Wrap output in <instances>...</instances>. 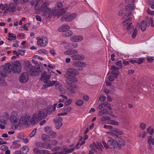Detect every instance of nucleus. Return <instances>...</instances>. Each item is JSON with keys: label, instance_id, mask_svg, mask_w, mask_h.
<instances>
[{"label": "nucleus", "instance_id": "nucleus-1", "mask_svg": "<svg viewBox=\"0 0 154 154\" xmlns=\"http://www.w3.org/2000/svg\"><path fill=\"white\" fill-rule=\"evenodd\" d=\"M64 76L66 79L65 82L68 84L66 88L68 91L69 94H74L78 89V87L76 84H73L72 82H77V79L70 74H65Z\"/></svg>", "mask_w": 154, "mask_h": 154}, {"label": "nucleus", "instance_id": "nucleus-2", "mask_svg": "<svg viewBox=\"0 0 154 154\" xmlns=\"http://www.w3.org/2000/svg\"><path fill=\"white\" fill-rule=\"evenodd\" d=\"M48 2H44L38 8V10L40 12H43L46 18H51L54 15V12L52 11L51 9L48 7Z\"/></svg>", "mask_w": 154, "mask_h": 154}, {"label": "nucleus", "instance_id": "nucleus-3", "mask_svg": "<svg viewBox=\"0 0 154 154\" xmlns=\"http://www.w3.org/2000/svg\"><path fill=\"white\" fill-rule=\"evenodd\" d=\"M37 119H38V115L36 113L33 114L32 119H31L30 116L26 115L25 116H21L20 120V123H22V124L25 125H28L29 123L32 122L33 121V122L35 123Z\"/></svg>", "mask_w": 154, "mask_h": 154}, {"label": "nucleus", "instance_id": "nucleus-4", "mask_svg": "<svg viewBox=\"0 0 154 154\" xmlns=\"http://www.w3.org/2000/svg\"><path fill=\"white\" fill-rule=\"evenodd\" d=\"M132 19V17H129L123 22V24L124 26H128L127 27V29L128 30V32L129 34H130L132 32L134 29V26L132 25V23L130 22Z\"/></svg>", "mask_w": 154, "mask_h": 154}, {"label": "nucleus", "instance_id": "nucleus-5", "mask_svg": "<svg viewBox=\"0 0 154 154\" xmlns=\"http://www.w3.org/2000/svg\"><path fill=\"white\" fill-rule=\"evenodd\" d=\"M77 15V14L76 13L69 14L68 13L66 14L61 17L60 20L62 21H65L66 22H69L74 19Z\"/></svg>", "mask_w": 154, "mask_h": 154}, {"label": "nucleus", "instance_id": "nucleus-6", "mask_svg": "<svg viewBox=\"0 0 154 154\" xmlns=\"http://www.w3.org/2000/svg\"><path fill=\"white\" fill-rule=\"evenodd\" d=\"M36 39L37 40V44L39 46L44 47L48 44V40L47 38L44 36H42V38L40 37H38L36 38Z\"/></svg>", "mask_w": 154, "mask_h": 154}, {"label": "nucleus", "instance_id": "nucleus-7", "mask_svg": "<svg viewBox=\"0 0 154 154\" xmlns=\"http://www.w3.org/2000/svg\"><path fill=\"white\" fill-rule=\"evenodd\" d=\"M12 70L13 73H18L21 71V65L20 62L17 61L14 63L12 66Z\"/></svg>", "mask_w": 154, "mask_h": 154}, {"label": "nucleus", "instance_id": "nucleus-8", "mask_svg": "<svg viewBox=\"0 0 154 154\" xmlns=\"http://www.w3.org/2000/svg\"><path fill=\"white\" fill-rule=\"evenodd\" d=\"M17 112L14 111L11 113L10 118L11 122L12 123L16 124V126H18L19 123L21 124L20 123V121H19V119L17 118Z\"/></svg>", "mask_w": 154, "mask_h": 154}, {"label": "nucleus", "instance_id": "nucleus-9", "mask_svg": "<svg viewBox=\"0 0 154 154\" xmlns=\"http://www.w3.org/2000/svg\"><path fill=\"white\" fill-rule=\"evenodd\" d=\"M50 74L48 72L44 71L42 74L40 80L43 81L45 83H47L50 79Z\"/></svg>", "mask_w": 154, "mask_h": 154}, {"label": "nucleus", "instance_id": "nucleus-10", "mask_svg": "<svg viewBox=\"0 0 154 154\" xmlns=\"http://www.w3.org/2000/svg\"><path fill=\"white\" fill-rule=\"evenodd\" d=\"M62 117L60 116L57 117L54 119V121L55 124V127L57 129H59L62 125Z\"/></svg>", "mask_w": 154, "mask_h": 154}, {"label": "nucleus", "instance_id": "nucleus-11", "mask_svg": "<svg viewBox=\"0 0 154 154\" xmlns=\"http://www.w3.org/2000/svg\"><path fill=\"white\" fill-rule=\"evenodd\" d=\"M29 79V75L26 72L23 73L19 78V80L21 83H26Z\"/></svg>", "mask_w": 154, "mask_h": 154}, {"label": "nucleus", "instance_id": "nucleus-12", "mask_svg": "<svg viewBox=\"0 0 154 154\" xmlns=\"http://www.w3.org/2000/svg\"><path fill=\"white\" fill-rule=\"evenodd\" d=\"M109 147L111 149H115L117 148V142L113 139L109 140L107 142Z\"/></svg>", "mask_w": 154, "mask_h": 154}, {"label": "nucleus", "instance_id": "nucleus-13", "mask_svg": "<svg viewBox=\"0 0 154 154\" xmlns=\"http://www.w3.org/2000/svg\"><path fill=\"white\" fill-rule=\"evenodd\" d=\"M39 67L35 66L32 67L30 70V74L32 76L37 75L39 74Z\"/></svg>", "mask_w": 154, "mask_h": 154}, {"label": "nucleus", "instance_id": "nucleus-14", "mask_svg": "<svg viewBox=\"0 0 154 154\" xmlns=\"http://www.w3.org/2000/svg\"><path fill=\"white\" fill-rule=\"evenodd\" d=\"M47 114V112L46 111L41 109L38 112V119L41 120L42 119H44L46 117Z\"/></svg>", "mask_w": 154, "mask_h": 154}, {"label": "nucleus", "instance_id": "nucleus-15", "mask_svg": "<svg viewBox=\"0 0 154 154\" xmlns=\"http://www.w3.org/2000/svg\"><path fill=\"white\" fill-rule=\"evenodd\" d=\"M66 71L68 73L74 75H76L79 73L78 70L72 68H68L66 69Z\"/></svg>", "mask_w": 154, "mask_h": 154}, {"label": "nucleus", "instance_id": "nucleus-16", "mask_svg": "<svg viewBox=\"0 0 154 154\" xmlns=\"http://www.w3.org/2000/svg\"><path fill=\"white\" fill-rule=\"evenodd\" d=\"M84 58V55L82 54H74L71 57V59L74 60H82Z\"/></svg>", "mask_w": 154, "mask_h": 154}, {"label": "nucleus", "instance_id": "nucleus-17", "mask_svg": "<svg viewBox=\"0 0 154 154\" xmlns=\"http://www.w3.org/2000/svg\"><path fill=\"white\" fill-rule=\"evenodd\" d=\"M73 65L76 67H85L86 64L84 62L79 61H76L73 62Z\"/></svg>", "mask_w": 154, "mask_h": 154}, {"label": "nucleus", "instance_id": "nucleus-18", "mask_svg": "<svg viewBox=\"0 0 154 154\" xmlns=\"http://www.w3.org/2000/svg\"><path fill=\"white\" fill-rule=\"evenodd\" d=\"M66 10L67 8H62L57 10L55 13L54 12V14L57 15L58 16V17H59L60 16L65 14L66 12Z\"/></svg>", "mask_w": 154, "mask_h": 154}, {"label": "nucleus", "instance_id": "nucleus-19", "mask_svg": "<svg viewBox=\"0 0 154 154\" xmlns=\"http://www.w3.org/2000/svg\"><path fill=\"white\" fill-rule=\"evenodd\" d=\"M83 37L81 35L74 36L70 38L71 41L73 42H79L82 41Z\"/></svg>", "mask_w": 154, "mask_h": 154}, {"label": "nucleus", "instance_id": "nucleus-20", "mask_svg": "<svg viewBox=\"0 0 154 154\" xmlns=\"http://www.w3.org/2000/svg\"><path fill=\"white\" fill-rule=\"evenodd\" d=\"M70 29V26L67 24H63L58 29L60 32H66Z\"/></svg>", "mask_w": 154, "mask_h": 154}, {"label": "nucleus", "instance_id": "nucleus-21", "mask_svg": "<svg viewBox=\"0 0 154 154\" xmlns=\"http://www.w3.org/2000/svg\"><path fill=\"white\" fill-rule=\"evenodd\" d=\"M17 5L14 4V3H11L9 5L10 7L9 10V12L13 13L15 12Z\"/></svg>", "mask_w": 154, "mask_h": 154}, {"label": "nucleus", "instance_id": "nucleus-22", "mask_svg": "<svg viewBox=\"0 0 154 154\" xmlns=\"http://www.w3.org/2000/svg\"><path fill=\"white\" fill-rule=\"evenodd\" d=\"M149 23L144 20H143L141 22V29L142 31H144L146 29L147 26H149Z\"/></svg>", "mask_w": 154, "mask_h": 154}, {"label": "nucleus", "instance_id": "nucleus-23", "mask_svg": "<svg viewBox=\"0 0 154 154\" xmlns=\"http://www.w3.org/2000/svg\"><path fill=\"white\" fill-rule=\"evenodd\" d=\"M118 141V142H117V148L120 149L122 146H124L125 145V142L124 140L120 138L119 139Z\"/></svg>", "mask_w": 154, "mask_h": 154}, {"label": "nucleus", "instance_id": "nucleus-24", "mask_svg": "<svg viewBox=\"0 0 154 154\" xmlns=\"http://www.w3.org/2000/svg\"><path fill=\"white\" fill-rule=\"evenodd\" d=\"M57 6L54 8L52 9V11L54 12H54H55L57 10H59L63 6V4L61 2H57L56 4Z\"/></svg>", "mask_w": 154, "mask_h": 154}, {"label": "nucleus", "instance_id": "nucleus-25", "mask_svg": "<svg viewBox=\"0 0 154 154\" xmlns=\"http://www.w3.org/2000/svg\"><path fill=\"white\" fill-rule=\"evenodd\" d=\"M94 146L96 148L101 150H102L103 149L102 143L101 142H97Z\"/></svg>", "mask_w": 154, "mask_h": 154}, {"label": "nucleus", "instance_id": "nucleus-26", "mask_svg": "<svg viewBox=\"0 0 154 154\" xmlns=\"http://www.w3.org/2000/svg\"><path fill=\"white\" fill-rule=\"evenodd\" d=\"M42 140L45 142H48L50 140V137L45 134H43L42 135Z\"/></svg>", "mask_w": 154, "mask_h": 154}, {"label": "nucleus", "instance_id": "nucleus-27", "mask_svg": "<svg viewBox=\"0 0 154 154\" xmlns=\"http://www.w3.org/2000/svg\"><path fill=\"white\" fill-rule=\"evenodd\" d=\"M134 8V4H130L127 5L125 8L126 11H132Z\"/></svg>", "mask_w": 154, "mask_h": 154}, {"label": "nucleus", "instance_id": "nucleus-28", "mask_svg": "<svg viewBox=\"0 0 154 154\" xmlns=\"http://www.w3.org/2000/svg\"><path fill=\"white\" fill-rule=\"evenodd\" d=\"M45 144V143L42 142H38L35 144L36 147L39 148H44Z\"/></svg>", "mask_w": 154, "mask_h": 154}, {"label": "nucleus", "instance_id": "nucleus-29", "mask_svg": "<svg viewBox=\"0 0 154 154\" xmlns=\"http://www.w3.org/2000/svg\"><path fill=\"white\" fill-rule=\"evenodd\" d=\"M108 113V110L106 109H101L98 112V115L101 116L104 114L107 115Z\"/></svg>", "mask_w": 154, "mask_h": 154}, {"label": "nucleus", "instance_id": "nucleus-30", "mask_svg": "<svg viewBox=\"0 0 154 154\" xmlns=\"http://www.w3.org/2000/svg\"><path fill=\"white\" fill-rule=\"evenodd\" d=\"M8 41L14 40L16 39V36L15 34L13 33H9L8 34Z\"/></svg>", "mask_w": 154, "mask_h": 154}, {"label": "nucleus", "instance_id": "nucleus-31", "mask_svg": "<svg viewBox=\"0 0 154 154\" xmlns=\"http://www.w3.org/2000/svg\"><path fill=\"white\" fill-rule=\"evenodd\" d=\"M46 84L44 85V86L45 88H47L48 87H50L54 85L55 83V81H48V82L46 83Z\"/></svg>", "mask_w": 154, "mask_h": 154}, {"label": "nucleus", "instance_id": "nucleus-32", "mask_svg": "<svg viewBox=\"0 0 154 154\" xmlns=\"http://www.w3.org/2000/svg\"><path fill=\"white\" fill-rule=\"evenodd\" d=\"M20 150L22 152V153L23 154H26L28 152L29 148L28 146H24L21 148Z\"/></svg>", "mask_w": 154, "mask_h": 154}, {"label": "nucleus", "instance_id": "nucleus-33", "mask_svg": "<svg viewBox=\"0 0 154 154\" xmlns=\"http://www.w3.org/2000/svg\"><path fill=\"white\" fill-rule=\"evenodd\" d=\"M12 66H11L9 63H7L6 64V71L8 73H9L11 72L12 69Z\"/></svg>", "mask_w": 154, "mask_h": 154}, {"label": "nucleus", "instance_id": "nucleus-34", "mask_svg": "<svg viewBox=\"0 0 154 154\" xmlns=\"http://www.w3.org/2000/svg\"><path fill=\"white\" fill-rule=\"evenodd\" d=\"M45 111L47 112V114H50L53 111H54L55 110H54V109L53 108L52 106L50 105L47 107V110Z\"/></svg>", "mask_w": 154, "mask_h": 154}, {"label": "nucleus", "instance_id": "nucleus-35", "mask_svg": "<svg viewBox=\"0 0 154 154\" xmlns=\"http://www.w3.org/2000/svg\"><path fill=\"white\" fill-rule=\"evenodd\" d=\"M84 103V101L80 99H79L76 100L75 104L78 106H80L83 105Z\"/></svg>", "mask_w": 154, "mask_h": 154}, {"label": "nucleus", "instance_id": "nucleus-36", "mask_svg": "<svg viewBox=\"0 0 154 154\" xmlns=\"http://www.w3.org/2000/svg\"><path fill=\"white\" fill-rule=\"evenodd\" d=\"M108 123L109 124L114 125H119V122L115 120H109L108 121Z\"/></svg>", "mask_w": 154, "mask_h": 154}, {"label": "nucleus", "instance_id": "nucleus-37", "mask_svg": "<svg viewBox=\"0 0 154 154\" xmlns=\"http://www.w3.org/2000/svg\"><path fill=\"white\" fill-rule=\"evenodd\" d=\"M79 143H78L76 146H75V147L72 148H70L69 149H67L66 150V153H71L72 152L74 149L75 148H76V149H78V147H77L79 145Z\"/></svg>", "mask_w": 154, "mask_h": 154}, {"label": "nucleus", "instance_id": "nucleus-38", "mask_svg": "<svg viewBox=\"0 0 154 154\" xmlns=\"http://www.w3.org/2000/svg\"><path fill=\"white\" fill-rule=\"evenodd\" d=\"M112 74L114 76V77L117 78L119 74V70H112L111 72Z\"/></svg>", "mask_w": 154, "mask_h": 154}, {"label": "nucleus", "instance_id": "nucleus-39", "mask_svg": "<svg viewBox=\"0 0 154 154\" xmlns=\"http://www.w3.org/2000/svg\"><path fill=\"white\" fill-rule=\"evenodd\" d=\"M8 4L6 3L5 5L2 3H1L0 5V9L2 11L5 10L6 8L8 7Z\"/></svg>", "mask_w": 154, "mask_h": 154}, {"label": "nucleus", "instance_id": "nucleus-40", "mask_svg": "<svg viewBox=\"0 0 154 154\" xmlns=\"http://www.w3.org/2000/svg\"><path fill=\"white\" fill-rule=\"evenodd\" d=\"M110 118V117L107 116H104L102 117L101 120V121H105L106 120H109Z\"/></svg>", "mask_w": 154, "mask_h": 154}, {"label": "nucleus", "instance_id": "nucleus-41", "mask_svg": "<svg viewBox=\"0 0 154 154\" xmlns=\"http://www.w3.org/2000/svg\"><path fill=\"white\" fill-rule=\"evenodd\" d=\"M44 130L46 133L48 134H50L52 131L51 128L48 126L45 127L44 128Z\"/></svg>", "mask_w": 154, "mask_h": 154}, {"label": "nucleus", "instance_id": "nucleus-42", "mask_svg": "<svg viewBox=\"0 0 154 154\" xmlns=\"http://www.w3.org/2000/svg\"><path fill=\"white\" fill-rule=\"evenodd\" d=\"M147 22L148 23H149V24L151 23V26L152 27L154 26L153 21L152 18H149L147 20Z\"/></svg>", "mask_w": 154, "mask_h": 154}, {"label": "nucleus", "instance_id": "nucleus-43", "mask_svg": "<svg viewBox=\"0 0 154 154\" xmlns=\"http://www.w3.org/2000/svg\"><path fill=\"white\" fill-rule=\"evenodd\" d=\"M50 136L51 137V138H55L57 136L56 133L54 131H51V133L49 134Z\"/></svg>", "mask_w": 154, "mask_h": 154}, {"label": "nucleus", "instance_id": "nucleus-44", "mask_svg": "<svg viewBox=\"0 0 154 154\" xmlns=\"http://www.w3.org/2000/svg\"><path fill=\"white\" fill-rule=\"evenodd\" d=\"M72 100L71 99H69L66 100L64 103L65 106H67L70 104L72 102Z\"/></svg>", "mask_w": 154, "mask_h": 154}, {"label": "nucleus", "instance_id": "nucleus-45", "mask_svg": "<svg viewBox=\"0 0 154 154\" xmlns=\"http://www.w3.org/2000/svg\"><path fill=\"white\" fill-rule=\"evenodd\" d=\"M71 108L70 106L66 107L65 106L63 108V111L65 112H69L71 110Z\"/></svg>", "mask_w": 154, "mask_h": 154}, {"label": "nucleus", "instance_id": "nucleus-46", "mask_svg": "<svg viewBox=\"0 0 154 154\" xmlns=\"http://www.w3.org/2000/svg\"><path fill=\"white\" fill-rule=\"evenodd\" d=\"M38 52L39 53H42L44 54H47L48 53V51L45 49H40L38 51Z\"/></svg>", "mask_w": 154, "mask_h": 154}, {"label": "nucleus", "instance_id": "nucleus-47", "mask_svg": "<svg viewBox=\"0 0 154 154\" xmlns=\"http://www.w3.org/2000/svg\"><path fill=\"white\" fill-rule=\"evenodd\" d=\"M115 64L116 66L119 67L120 68H122V64L121 60H119L117 61L115 63Z\"/></svg>", "mask_w": 154, "mask_h": 154}, {"label": "nucleus", "instance_id": "nucleus-48", "mask_svg": "<svg viewBox=\"0 0 154 154\" xmlns=\"http://www.w3.org/2000/svg\"><path fill=\"white\" fill-rule=\"evenodd\" d=\"M151 126L149 127L147 129V132L149 133L150 135H152L153 134L154 131V129H153L149 131L151 128Z\"/></svg>", "mask_w": 154, "mask_h": 154}, {"label": "nucleus", "instance_id": "nucleus-49", "mask_svg": "<svg viewBox=\"0 0 154 154\" xmlns=\"http://www.w3.org/2000/svg\"><path fill=\"white\" fill-rule=\"evenodd\" d=\"M36 128H35L29 134V136L32 137L34 136L35 135V134L36 132Z\"/></svg>", "mask_w": 154, "mask_h": 154}, {"label": "nucleus", "instance_id": "nucleus-50", "mask_svg": "<svg viewBox=\"0 0 154 154\" xmlns=\"http://www.w3.org/2000/svg\"><path fill=\"white\" fill-rule=\"evenodd\" d=\"M51 144L50 143H45L44 148H45L47 149H51Z\"/></svg>", "mask_w": 154, "mask_h": 154}, {"label": "nucleus", "instance_id": "nucleus-51", "mask_svg": "<svg viewBox=\"0 0 154 154\" xmlns=\"http://www.w3.org/2000/svg\"><path fill=\"white\" fill-rule=\"evenodd\" d=\"M137 30L136 28H135L133 33V34L132 36V37L133 38H135L137 35Z\"/></svg>", "mask_w": 154, "mask_h": 154}, {"label": "nucleus", "instance_id": "nucleus-52", "mask_svg": "<svg viewBox=\"0 0 154 154\" xmlns=\"http://www.w3.org/2000/svg\"><path fill=\"white\" fill-rule=\"evenodd\" d=\"M72 32L69 30L65 33V36L66 37H69L72 34Z\"/></svg>", "mask_w": 154, "mask_h": 154}, {"label": "nucleus", "instance_id": "nucleus-53", "mask_svg": "<svg viewBox=\"0 0 154 154\" xmlns=\"http://www.w3.org/2000/svg\"><path fill=\"white\" fill-rule=\"evenodd\" d=\"M144 60L143 58H140L137 61V63L139 64H140L143 63Z\"/></svg>", "mask_w": 154, "mask_h": 154}, {"label": "nucleus", "instance_id": "nucleus-54", "mask_svg": "<svg viewBox=\"0 0 154 154\" xmlns=\"http://www.w3.org/2000/svg\"><path fill=\"white\" fill-rule=\"evenodd\" d=\"M25 66L27 67L30 68L32 66V64L29 61H27L25 63Z\"/></svg>", "mask_w": 154, "mask_h": 154}, {"label": "nucleus", "instance_id": "nucleus-55", "mask_svg": "<svg viewBox=\"0 0 154 154\" xmlns=\"http://www.w3.org/2000/svg\"><path fill=\"white\" fill-rule=\"evenodd\" d=\"M69 50L70 51V55L75 54L77 53V50L76 49H72Z\"/></svg>", "mask_w": 154, "mask_h": 154}, {"label": "nucleus", "instance_id": "nucleus-56", "mask_svg": "<svg viewBox=\"0 0 154 154\" xmlns=\"http://www.w3.org/2000/svg\"><path fill=\"white\" fill-rule=\"evenodd\" d=\"M13 144L14 145H18L19 147L21 146V145L20 143V141L18 140H16L13 142Z\"/></svg>", "mask_w": 154, "mask_h": 154}, {"label": "nucleus", "instance_id": "nucleus-57", "mask_svg": "<svg viewBox=\"0 0 154 154\" xmlns=\"http://www.w3.org/2000/svg\"><path fill=\"white\" fill-rule=\"evenodd\" d=\"M49 52V53L53 56H55L56 55V52L54 49H50Z\"/></svg>", "mask_w": 154, "mask_h": 154}, {"label": "nucleus", "instance_id": "nucleus-58", "mask_svg": "<svg viewBox=\"0 0 154 154\" xmlns=\"http://www.w3.org/2000/svg\"><path fill=\"white\" fill-rule=\"evenodd\" d=\"M106 97L104 95H101L99 99L101 102L104 101L106 99Z\"/></svg>", "mask_w": 154, "mask_h": 154}, {"label": "nucleus", "instance_id": "nucleus-59", "mask_svg": "<svg viewBox=\"0 0 154 154\" xmlns=\"http://www.w3.org/2000/svg\"><path fill=\"white\" fill-rule=\"evenodd\" d=\"M62 87V85L60 83H57L56 84L55 87L56 89L59 90Z\"/></svg>", "mask_w": 154, "mask_h": 154}, {"label": "nucleus", "instance_id": "nucleus-60", "mask_svg": "<svg viewBox=\"0 0 154 154\" xmlns=\"http://www.w3.org/2000/svg\"><path fill=\"white\" fill-rule=\"evenodd\" d=\"M18 56L19 55L23 56L25 53V51L23 50H19L18 51Z\"/></svg>", "mask_w": 154, "mask_h": 154}, {"label": "nucleus", "instance_id": "nucleus-61", "mask_svg": "<svg viewBox=\"0 0 154 154\" xmlns=\"http://www.w3.org/2000/svg\"><path fill=\"white\" fill-rule=\"evenodd\" d=\"M140 126L141 129H142L143 130L145 128L146 125L144 123H141L140 124Z\"/></svg>", "mask_w": 154, "mask_h": 154}, {"label": "nucleus", "instance_id": "nucleus-62", "mask_svg": "<svg viewBox=\"0 0 154 154\" xmlns=\"http://www.w3.org/2000/svg\"><path fill=\"white\" fill-rule=\"evenodd\" d=\"M29 25V24H26L23 26L22 27L26 31H28V30L27 28L28 26Z\"/></svg>", "mask_w": 154, "mask_h": 154}, {"label": "nucleus", "instance_id": "nucleus-63", "mask_svg": "<svg viewBox=\"0 0 154 154\" xmlns=\"http://www.w3.org/2000/svg\"><path fill=\"white\" fill-rule=\"evenodd\" d=\"M40 153L41 154H48L49 151L46 150H42L41 151Z\"/></svg>", "mask_w": 154, "mask_h": 154}, {"label": "nucleus", "instance_id": "nucleus-64", "mask_svg": "<svg viewBox=\"0 0 154 154\" xmlns=\"http://www.w3.org/2000/svg\"><path fill=\"white\" fill-rule=\"evenodd\" d=\"M83 98L84 101H87L89 99V97L88 95H84L83 97Z\"/></svg>", "mask_w": 154, "mask_h": 154}]
</instances>
